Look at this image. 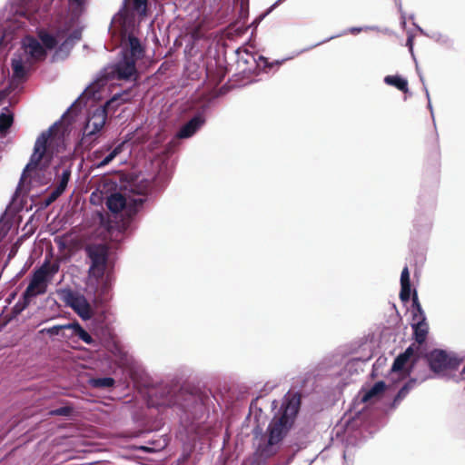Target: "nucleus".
Here are the masks:
<instances>
[{
  "label": "nucleus",
  "mask_w": 465,
  "mask_h": 465,
  "mask_svg": "<svg viewBox=\"0 0 465 465\" xmlns=\"http://www.w3.org/2000/svg\"><path fill=\"white\" fill-rule=\"evenodd\" d=\"M124 12H119L113 18L110 27L113 36L119 42V59L99 73L72 107L80 106L85 99H100V91L108 80H136L138 74L136 63L144 56L145 49L134 35V22L129 17L127 11L132 10L140 16H145L147 0H124Z\"/></svg>",
  "instance_id": "1"
},
{
  "label": "nucleus",
  "mask_w": 465,
  "mask_h": 465,
  "mask_svg": "<svg viewBox=\"0 0 465 465\" xmlns=\"http://www.w3.org/2000/svg\"><path fill=\"white\" fill-rule=\"evenodd\" d=\"M273 417L266 432L255 436L254 456L257 460H265L275 455L281 449L283 439L292 427L301 406V396L297 392L288 391L282 401L272 403Z\"/></svg>",
  "instance_id": "2"
},
{
  "label": "nucleus",
  "mask_w": 465,
  "mask_h": 465,
  "mask_svg": "<svg viewBox=\"0 0 465 465\" xmlns=\"http://www.w3.org/2000/svg\"><path fill=\"white\" fill-rule=\"evenodd\" d=\"M65 133L64 126L60 122H56L37 137L30 161L22 173L18 188L26 179L38 175L48 166L52 158L65 148Z\"/></svg>",
  "instance_id": "3"
},
{
  "label": "nucleus",
  "mask_w": 465,
  "mask_h": 465,
  "mask_svg": "<svg viewBox=\"0 0 465 465\" xmlns=\"http://www.w3.org/2000/svg\"><path fill=\"white\" fill-rule=\"evenodd\" d=\"M38 36L42 44L32 36H26L22 40L21 49L14 54L12 58L14 81L24 80L33 64L45 58L46 50L54 48L62 40L59 35L54 36L44 30L38 33Z\"/></svg>",
  "instance_id": "4"
},
{
  "label": "nucleus",
  "mask_w": 465,
  "mask_h": 465,
  "mask_svg": "<svg viewBox=\"0 0 465 465\" xmlns=\"http://www.w3.org/2000/svg\"><path fill=\"white\" fill-rule=\"evenodd\" d=\"M91 264L89 268L88 288L94 290V295L99 302L105 301L111 288V278L106 273L108 248L104 244H91L85 248Z\"/></svg>",
  "instance_id": "5"
},
{
  "label": "nucleus",
  "mask_w": 465,
  "mask_h": 465,
  "mask_svg": "<svg viewBox=\"0 0 465 465\" xmlns=\"http://www.w3.org/2000/svg\"><path fill=\"white\" fill-rule=\"evenodd\" d=\"M426 361L430 368L427 371L431 378H448L450 373L456 371L462 359L452 351L440 349H434L428 352L425 356Z\"/></svg>",
  "instance_id": "6"
},
{
  "label": "nucleus",
  "mask_w": 465,
  "mask_h": 465,
  "mask_svg": "<svg viewBox=\"0 0 465 465\" xmlns=\"http://www.w3.org/2000/svg\"><path fill=\"white\" fill-rule=\"evenodd\" d=\"M59 262L45 261L34 272L30 282L23 293V298L26 303H28L32 298L46 292L48 283L59 272Z\"/></svg>",
  "instance_id": "7"
},
{
  "label": "nucleus",
  "mask_w": 465,
  "mask_h": 465,
  "mask_svg": "<svg viewBox=\"0 0 465 465\" xmlns=\"http://www.w3.org/2000/svg\"><path fill=\"white\" fill-rule=\"evenodd\" d=\"M130 95L127 91L115 94L108 100L104 106L94 110L88 117L84 127L83 134L84 137H92L101 132L107 119V109H114L121 104L129 101Z\"/></svg>",
  "instance_id": "8"
},
{
  "label": "nucleus",
  "mask_w": 465,
  "mask_h": 465,
  "mask_svg": "<svg viewBox=\"0 0 465 465\" xmlns=\"http://www.w3.org/2000/svg\"><path fill=\"white\" fill-rule=\"evenodd\" d=\"M145 198L143 196H125L115 193L106 200V206L114 213H120L124 219L131 220L142 208Z\"/></svg>",
  "instance_id": "9"
},
{
  "label": "nucleus",
  "mask_w": 465,
  "mask_h": 465,
  "mask_svg": "<svg viewBox=\"0 0 465 465\" xmlns=\"http://www.w3.org/2000/svg\"><path fill=\"white\" fill-rule=\"evenodd\" d=\"M418 351L419 347L415 344H411L395 358L391 368V379H393L394 375H396L398 379H405L411 373H414V376L416 375L415 366L417 363ZM420 372V371H419V373Z\"/></svg>",
  "instance_id": "10"
},
{
  "label": "nucleus",
  "mask_w": 465,
  "mask_h": 465,
  "mask_svg": "<svg viewBox=\"0 0 465 465\" xmlns=\"http://www.w3.org/2000/svg\"><path fill=\"white\" fill-rule=\"evenodd\" d=\"M60 299L70 307L82 320H90L93 316V309L85 296L80 292L69 288L58 292Z\"/></svg>",
  "instance_id": "11"
},
{
  "label": "nucleus",
  "mask_w": 465,
  "mask_h": 465,
  "mask_svg": "<svg viewBox=\"0 0 465 465\" xmlns=\"http://www.w3.org/2000/svg\"><path fill=\"white\" fill-rule=\"evenodd\" d=\"M412 323L413 337L416 342L422 344L429 332V325L426 322L425 312L419 302L417 292H414L412 297Z\"/></svg>",
  "instance_id": "12"
},
{
  "label": "nucleus",
  "mask_w": 465,
  "mask_h": 465,
  "mask_svg": "<svg viewBox=\"0 0 465 465\" xmlns=\"http://www.w3.org/2000/svg\"><path fill=\"white\" fill-rule=\"evenodd\" d=\"M124 143H119L116 146H113L110 143H106L94 150L89 156L88 159L92 163V166L94 168H103L108 165L118 154L123 152Z\"/></svg>",
  "instance_id": "13"
},
{
  "label": "nucleus",
  "mask_w": 465,
  "mask_h": 465,
  "mask_svg": "<svg viewBox=\"0 0 465 465\" xmlns=\"http://www.w3.org/2000/svg\"><path fill=\"white\" fill-rule=\"evenodd\" d=\"M430 379H431V375L427 371V370H424L421 372L416 374L415 377L411 378L399 391V392L394 398L393 405L396 406L397 404H399L406 397L409 391L414 388L415 385L420 384L423 381Z\"/></svg>",
  "instance_id": "14"
},
{
  "label": "nucleus",
  "mask_w": 465,
  "mask_h": 465,
  "mask_svg": "<svg viewBox=\"0 0 465 465\" xmlns=\"http://www.w3.org/2000/svg\"><path fill=\"white\" fill-rule=\"evenodd\" d=\"M205 123L203 114L193 116L189 122L183 124L176 134L177 138L187 139L192 137Z\"/></svg>",
  "instance_id": "15"
},
{
  "label": "nucleus",
  "mask_w": 465,
  "mask_h": 465,
  "mask_svg": "<svg viewBox=\"0 0 465 465\" xmlns=\"http://www.w3.org/2000/svg\"><path fill=\"white\" fill-rule=\"evenodd\" d=\"M386 388L384 381L376 382L371 388L360 392L361 401L367 402L381 395Z\"/></svg>",
  "instance_id": "16"
},
{
  "label": "nucleus",
  "mask_w": 465,
  "mask_h": 465,
  "mask_svg": "<svg viewBox=\"0 0 465 465\" xmlns=\"http://www.w3.org/2000/svg\"><path fill=\"white\" fill-rule=\"evenodd\" d=\"M65 327H67V330L71 331L72 336L78 337L84 343L92 344L94 342L92 336L84 329H83L78 322L65 324Z\"/></svg>",
  "instance_id": "17"
},
{
  "label": "nucleus",
  "mask_w": 465,
  "mask_h": 465,
  "mask_svg": "<svg viewBox=\"0 0 465 465\" xmlns=\"http://www.w3.org/2000/svg\"><path fill=\"white\" fill-rule=\"evenodd\" d=\"M112 356L114 358L115 363L119 367H124L128 364L127 352L119 344L114 343L110 349Z\"/></svg>",
  "instance_id": "18"
},
{
  "label": "nucleus",
  "mask_w": 465,
  "mask_h": 465,
  "mask_svg": "<svg viewBox=\"0 0 465 465\" xmlns=\"http://www.w3.org/2000/svg\"><path fill=\"white\" fill-rule=\"evenodd\" d=\"M384 83L388 85L394 86L404 93L409 91L408 81L399 75H387L384 77Z\"/></svg>",
  "instance_id": "19"
},
{
  "label": "nucleus",
  "mask_w": 465,
  "mask_h": 465,
  "mask_svg": "<svg viewBox=\"0 0 465 465\" xmlns=\"http://www.w3.org/2000/svg\"><path fill=\"white\" fill-rule=\"evenodd\" d=\"M13 115L7 110L0 114V136H4L13 124Z\"/></svg>",
  "instance_id": "20"
},
{
  "label": "nucleus",
  "mask_w": 465,
  "mask_h": 465,
  "mask_svg": "<svg viewBox=\"0 0 465 465\" xmlns=\"http://www.w3.org/2000/svg\"><path fill=\"white\" fill-rule=\"evenodd\" d=\"M90 385L94 388L104 389L111 388L114 385V380L110 377L95 378L90 380Z\"/></svg>",
  "instance_id": "21"
},
{
  "label": "nucleus",
  "mask_w": 465,
  "mask_h": 465,
  "mask_svg": "<svg viewBox=\"0 0 465 465\" xmlns=\"http://www.w3.org/2000/svg\"><path fill=\"white\" fill-rule=\"evenodd\" d=\"M81 38V32L79 30H75L72 35H70L61 45L59 50L62 51L64 48H70L73 45Z\"/></svg>",
  "instance_id": "22"
},
{
  "label": "nucleus",
  "mask_w": 465,
  "mask_h": 465,
  "mask_svg": "<svg viewBox=\"0 0 465 465\" xmlns=\"http://www.w3.org/2000/svg\"><path fill=\"white\" fill-rule=\"evenodd\" d=\"M86 0H69V5L75 16L79 15L84 7Z\"/></svg>",
  "instance_id": "23"
},
{
  "label": "nucleus",
  "mask_w": 465,
  "mask_h": 465,
  "mask_svg": "<svg viewBox=\"0 0 465 465\" xmlns=\"http://www.w3.org/2000/svg\"><path fill=\"white\" fill-rule=\"evenodd\" d=\"M70 176H71L70 168H64L61 173V176L59 177V183H58L57 186L60 189H63L65 191L68 182H69V179H70Z\"/></svg>",
  "instance_id": "24"
},
{
  "label": "nucleus",
  "mask_w": 465,
  "mask_h": 465,
  "mask_svg": "<svg viewBox=\"0 0 465 465\" xmlns=\"http://www.w3.org/2000/svg\"><path fill=\"white\" fill-rule=\"evenodd\" d=\"M378 30H379V28L375 25L364 26V27H351L347 31L343 32L342 35L347 34V33L356 35L361 32L378 31Z\"/></svg>",
  "instance_id": "25"
},
{
  "label": "nucleus",
  "mask_w": 465,
  "mask_h": 465,
  "mask_svg": "<svg viewBox=\"0 0 465 465\" xmlns=\"http://www.w3.org/2000/svg\"><path fill=\"white\" fill-rule=\"evenodd\" d=\"M411 297V284H401L400 298L402 302H407Z\"/></svg>",
  "instance_id": "26"
},
{
  "label": "nucleus",
  "mask_w": 465,
  "mask_h": 465,
  "mask_svg": "<svg viewBox=\"0 0 465 465\" xmlns=\"http://www.w3.org/2000/svg\"><path fill=\"white\" fill-rule=\"evenodd\" d=\"M61 330H67V327L64 325H55L48 329H44L41 331V332H46L50 335H59Z\"/></svg>",
  "instance_id": "27"
},
{
  "label": "nucleus",
  "mask_w": 465,
  "mask_h": 465,
  "mask_svg": "<svg viewBox=\"0 0 465 465\" xmlns=\"http://www.w3.org/2000/svg\"><path fill=\"white\" fill-rule=\"evenodd\" d=\"M420 79L423 84V90H424V93L426 94V97L428 99V108L430 109V114H431V116L433 117V109H432V105H431V103H430V93H429V90L425 84V82H424V78L421 74H420Z\"/></svg>",
  "instance_id": "28"
},
{
  "label": "nucleus",
  "mask_w": 465,
  "mask_h": 465,
  "mask_svg": "<svg viewBox=\"0 0 465 465\" xmlns=\"http://www.w3.org/2000/svg\"><path fill=\"white\" fill-rule=\"evenodd\" d=\"M401 284H411L410 281V272L407 266H405L401 274Z\"/></svg>",
  "instance_id": "29"
},
{
  "label": "nucleus",
  "mask_w": 465,
  "mask_h": 465,
  "mask_svg": "<svg viewBox=\"0 0 465 465\" xmlns=\"http://www.w3.org/2000/svg\"><path fill=\"white\" fill-rule=\"evenodd\" d=\"M70 412H71V410L67 407L59 408V409H56V410L51 411V413L53 415H61V416H66Z\"/></svg>",
  "instance_id": "30"
},
{
  "label": "nucleus",
  "mask_w": 465,
  "mask_h": 465,
  "mask_svg": "<svg viewBox=\"0 0 465 465\" xmlns=\"http://www.w3.org/2000/svg\"><path fill=\"white\" fill-rule=\"evenodd\" d=\"M64 190L60 189L58 186L55 187V189L49 195V202L54 201L57 197H59Z\"/></svg>",
  "instance_id": "31"
},
{
  "label": "nucleus",
  "mask_w": 465,
  "mask_h": 465,
  "mask_svg": "<svg viewBox=\"0 0 465 465\" xmlns=\"http://www.w3.org/2000/svg\"><path fill=\"white\" fill-rule=\"evenodd\" d=\"M407 45L410 48V51L412 52L413 39L412 36H409L407 39Z\"/></svg>",
  "instance_id": "32"
},
{
  "label": "nucleus",
  "mask_w": 465,
  "mask_h": 465,
  "mask_svg": "<svg viewBox=\"0 0 465 465\" xmlns=\"http://www.w3.org/2000/svg\"><path fill=\"white\" fill-rule=\"evenodd\" d=\"M192 400H193V402L195 408L202 409V404L199 402V401L196 398L192 397Z\"/></svg>",
  "instance_id": "33"
},
{
  "label": "nucleus",
  "mask_w": 465,
  "mask_h": 465,
  "mask_svg": "<svg viewBox=\"0 0 465 465\" xmlns=\"http://www.w3.org/2000/svg\"><path fill=\"white\" fill-rule=\"evenodd\" d=\"M431 38L439 41L440 37H442L440 35H438V34H433L431 36Z\"/></svg>",
  "instance_id": "34"
},
{
  "label": "nucleus",
  "mask_w": 465,
  "mask_h": 465,
  "mask_svg": "<svg viewBox=\"0 0 465 465\" xmlns=\"http://www.w3.org/2000/svg\"><path fill=\"white\" fill-rule=\"evenodd\" d=\"M181 407H182L185 411H188V408H189V404H188V403H181Z\"/></svg>",
  "instance_id": "35"
},
{
  "label": "nucleus",
  "mask_w": 465,
  "mask_h": 465,
  "mask_svg": "<svg viewBox=\"0 0 465 465\" xmlns=\"http://www.w3.org/2000/svg\"><path fill=\"white\" fill-rule=\"evenodd\" d=\"M291 58H292V57H288V58L282 59V60H281V61H278V60H277V61H275V64H282L284 61H287V60H289V59H291Z\"/></svg>",
  "instance_id": "36"
},
{
  "label": "nucleus",
  "mask_w": 465,
  "mask_h": 465,
  "mask_svg": "<svg viewBox=\"0 0 465 465\" xmlns=\"http://www.w3.org/2000/svg\"><path fill=\"white\" fill-rule=\"evenodd\" d=\"M259 60L263 61L265 65H267V61L263 56H259Z\"/></svg>",
  "instance_id": "37"
},
{
  "label": "nucleus",
  "mask_w": 465,
  "mask_h": 465,
  "mask_svg": "<svg viewBox=\"0 0 465 465\" xmlns=\"http://www.w3.org/2000/svg\"><path fill=\"white\" fill-rule=\"evenodd\" d=\"M302 51H300V52H296L292 57H294V56H297L299 55Z\"/></svg>",
  "instance_id": "38"
},
{
  "label": "nucleus",
  "mask_w": 465,
  "mask_h": 465,
  "mask_svg": "<svg viewBox=\"0 0 465 465\" xmlns=\"http://www.w3.org/2000/svg\"><path fill=\"white\" fill-rule=\"evenodd\" d=\"M419 31L422 34H424L423 30L420 27H418Z\"/></svg>",
  "instance_id": "39"
},
{
  "label": "nucleus",
  "mask_w": 465,
  "mask_h": 465,
  "mask_svg": "<svg viewBox=\"0 0 465 465\" xmlns=\"http://www.w3.org/2000/svg\"><path fill=\"white\" fill-rule=\"evenodd\" d=\"M12 256H13V253H9L8 259H11Z\"/></svg>",
  "instance_id": "40"
}]
</instances>
